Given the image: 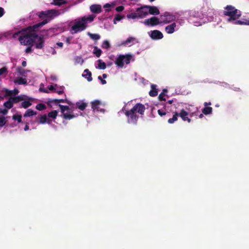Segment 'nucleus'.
<instances>
[{
	"mask_svg": "<svg viewBox=\"0 0 249 249\" xmlns=\"http://www.w3.org/2000/svg\"><path fill=\"white\" fill-rule=\"evenodd\" d=\"M150 37L153 40L161 39L163 37L162 33L157 30L151 31L149 33Z\"/></svg>",
	"mask_w": 249,
	"mask_h": 249,
	"instance_id": "11",
	"label": "nucleus"
},
{
	"mask_svg": "<svg viewBox=\"0 0 249 249\" xmlns=\"http://www.w3.org/2000/svg\"><path fill=\"white\" fill-rule=\"evenodd\" d=\"M72 39V37H68L66 40H65V42H66L67 44H70L71 43V41Z\"/></svg>",
	"mask_w": 249,
	"mask_h": 249,
	"instance_id": "55",
	"label": "nucleus"
},
{
	"mask_svg": "<svg viewBox=\"0 0 249 249\" xmlns=\"http://www.w3.org/2000/svg\"><path fill=\"white\" fill-rule=\"evenodd\" d=\"M56 92L58 94L60 95L63 93V90H57V91H56Z\"/></svg>",
	"mask_w": 249,
	"mask_h": 249,
	"instance_id": "62",
	"label": "nucleus"
},
{
	"mask_svg": "<svg viewBox=\"0 0 249 249\" xmlns=\"http://www.w3.org/2000/svg\"><path fill=\"white\" fill-rule=\"evenodd\" d=\"M5 92V96H11L14 94L13 90H10L7 89H4L3 90Z\"/></svg>",
	"mask_w": 249,
	"mask_h": 249,
	"instance_id": "47",
	"label": "nucleus"
},
{
	"mask_svg": "<svg viewBox=\"0 0 249 249\" xmlns=\"http://www.w3.org/2000/svg\"><path fill=\"white\" fill-rule=\"evenodd\" d=\"M49 20H43L42 21L34 24L33 26H29L26 28L29 32L34 33L39 28H41L43 25L48 23Z\"/></svg>",
	"mask_w": 249,
	"mask_h": 249,
	"instance_id": "8",
	"label": "nucleus"
},
{
	"mask_svg": "<svg viewBox=\"0 0 249 249\" xmlns=\"http://www.w3.org/2000/svg\"><path fill=\"white\" fill-rule=\"evenodd\" d=\"M37 35L35 33H30L26 29L25 32L18 38L20 43L23 45L33 46V43L36 42Z\"/></svg>",
	"mask_w": 249,
	"mask_h": 249,
	"instance_id": "2",
	"label": "nucleus"
},
{
	"mask_svg": "<svg viewBox=\"0 0 249 249\" xmlns=\"http://www.w3.org/2000/svg\"><path fill=\"white\" fill-rule=\"evenodd\" d=\"M57 114H58V111L57 110H53L52 111H51L50 112H49L48 114V116L49 117V118H51L52 119H55L57 116Z\"/></svg>",
	"mask_w": 249,
	"mask_h": 249,
	"instance_id": "33",
	"label": "nucleus"
},
{
	"mask_svg": "<svg viewBox=\"0 0 249 249\" xmlns=\"http://www.w3.org/2000/svg\"><path fill=\"white\" fill-rule=\"evenodd\" d=\"M24 129L25 131H27V130H28L29 129V125L28 124H26L25 126Z\"/></svg>",
	"mask_w": 249,
	"mask_h": 249,
	"instance_id": "61",
	"label": "nucleus"
},
{
	"mask_svg": "<svg viewBox=\"0 0 249 249\" xmlns=\"http://www.w3.org/2000/svg\"><path fill=\"white\" fill-rule=\"evenodd\" d=\"M98 68L101 70H105L106 67V64L103 62L102 60L99 59L98 61Z\"/></svg>",
	"mask_w": 249,
	"mask_h": 249,
	"instance_id": "34",
	"label": "nucleus"
},
{
	"mask_svg": "<svg viewBox=\"0 0 249 249\" xmlns=\"http://www.w3.org/2000/svg\"><path fill=\"white\" fill-rule=\"evenodd\" d=\"M134 109L127 110L124 107L122 109V111L124 112V114L127 117V122L128 124L136 125L139 116L137 114L134 112Z\"/></svg>",
	"mask_w": 249,
	"mask_h": 249,
	"instance_id": "4",
	"label": "nucleus"
},
{
	"mask_svg": "<svg viewBox=\"0 0 249 249\" xmlns=\"http://www.w3.org/2000/svg\"><path fill=\"white\" fill-rule=\"evenodd\" d=\"M12 102L14 103H18L21 101L24 100V98L21 96H18L13 97H10Z\"/></svg>",
	"mask_w": 249,
	"mask_h": 249,
	"instance_id": "27",
	"label": "nucleus"
},
{
	"mask_svg": "<svg viewBox=\"0 0 249 249\" xmlns=\"http://www.w3.org/2000/svg\"><path fill=\"white\" fill-rule=\"evenodd\" d=\"M67 103L69 105H71V102L67 100V99H50L49 100V103H54V104H58V103Z\"/></svg>",
	"mask_w": 249,
	"mask_h": 249,
	"instance_id": "19",
	"label": "nucleus"
},
{
	"mask_svg": "<svg viewBox=\"0 0 249 249\" xmlns=\"http://www.w3.org/2000/svg\"><path fill=\"white\" fill-rule=\"evenodd\" d=\"M146 6L147 10H149L148 13L150 15H158L160 14V11L157 7L149 5H146Z\"/></svg>",
	"mask_w": 249,
	"mask_h": 249,
	"instance_id": "15",
	"label": "nucleus"
},
{
	"mask_svg": "<svg viewBox=\"0 0 249 249\" xmlns=\"http://www.w3.org/2000/svg\"><path fill=\"white\" fill-rule=\"evenodd\" d=\"M32 105V103L29 101H24L21 103V107L27 108Z\"/></svg>",
	"mask_w": 249,
	"mask_h": 249,
	"instance_id": "36",
	"label": "nucleus"
},
{
	"mask_svg": "<svg viewBox=\"0 0 249 249\" xmlns=\"http://www.w3.org/2000/svg\"><path fill=\"white\" fill-rule=\"evenodd\" d=\"M76 105L80 110L83 111L87 107L88 104L82 101H79L76 102Z\"/></svg>",
	"mask_w": 249,
	"mask_h": 249,
	"instance_id": "22",
	"label": "nucleus"
},
{
	"mask_svg": "<svg viewBox=\"0 0 249 249\" xmlns=\"http://www.w3.org/2000/svg\"><path fill=\"white\" fill-rule=\"evenodd\" d=\"M176 27V23L174 22L170 25L165 27V31L168 34H172L175 31V28Z\"/></svg>",
	"mask_w": 249,
	"mask_h": 249,
	"instance_id": "20",
	"label": "nucleus"
},
{
	"mask_svg": "<svg viewBox=\"0 0 249 249\" xmlns=\"http://www.w3.org/2000/svg\"><path fill=\"white\" fill-rule=\"evenodd\" d=\"M126 17L128 18H131V19L139 18L136 12H132L129 14H127Z\"/></svg>",
	"mask_w": 249,
	"mask_h": 249,
	"instance_id": "38",
	"label": "nucleus"
},
{
	"mask_svg": "<svg viewBox=\"0 0 249 249\" xmlns=\"http://www.w3.org/2000/svg\"><path fill=\"white\" fill-rule=\"evenodd\" d=\"M132 58L131 54H127L125 55L120 54L116 58L115 64L120 68H123L124 63L128 64L130 63V60Z\"/></svg>",
	"mask_w": 249,
	"mask_h": 249,
	"instance_id": "6",
	"label": "nucleus"
},
{
	"mask_svg": "<svg viewBox=\"0 0 249 249\" xmlns=\"http://www.w3.org/2000/svg\"><path fill=\"white\" fill-rule=\"evenodd\" d=\"M93 53L95 54L96 57H99L102 53V50L100 49H99L97 46H94L93 47Z\"/></svg>",
	"mask_w": 249,
	"mask_h": 249,
	"instance_id": "31",
	"label": "nucleus"
},
{
	"mask_svg": "<svg viewBox=\"0 0 249 249\" xmlns=\"http://www.w3.org/2000/svg\"><path fill=\"white\" fill-rule=\"evenodd\" d=\"M91 108L93 111L104 112V109H100L99 106L101 105V102L99 100H95L91 102Z\"/></svg>",
	"mask_w": 249,
	"mask_h": 249,
	"instance_id": "14",
	"label": "nucleus"
},
{
	"mask_svg": "<svg viewBox=\"0 0 249 249\" xmlns=\"http://www.w3.org/2000/svg\"><path fill=\"white\" fill-rule=\"evenodd\" d=\"M144 23L145 25L153 26L160 24V21L159 19L157 17H153L150 18L145 19Z\"/></svg>",
	"mask_w": 249,
	"mask_h": 249,
	"instance_id": "12",
	"label": "nucleus"
},
{
	"mask_svg": "<svg viewBox=\"0 0 249 249\" xmlns=\"http://www.w3.org/2000/svg\"><path fill=\"white\" fill-rule=\"evenodd\" d=\"M3 106L8 109H10L13 107V103L12 102L10 98H9L7 101L4 103Z\"/></svg>",
	"mask_w": 249,
	"mask_h": 249,
	"instance_id": "28",
	"label": "nucleus"
},
{
	"mask_svg": "<svg viewBox=\"0 0 249 249\" xmlns=\"http://www.w3.org/2000/svg\"><path fill=\"white\" fill-rule=\"evenodd\" d=\"M90 11L95 14H99L102 12V7L100 5L93 4L90 7Z\"/></svg>",
	"mask_w": 249,
	"mask_h": 249,
	"instance_id": "17",
	"label": "nucleus"
},
{
	"mask_svg": "<svg viewBox=\"0 0 249 249\" xmlns=\"http://www.w3.org/2000/svg\"><path fill=\"white\" fill-rule=\"evenodd\" d=\"M28 46H29V47H27V48L26 49L25 51V53H31V52H32V51H33V50H32V47L33 46H31V45H28Z\"/></svg>",
	"mask_w": 249,
	"mask_h": 249,
	"instance_id": "50",
	"label": "nucleus"
},
{
	"mask_svg": "<svg viewBox=\"0 0 249 249\" xmlns=\"http://www.w3.org/2000/svg\"><path fill=\"white\" fill-rule=\"evenodd\" d=\"M122 18H123V17H122L121 15H120L118 14V15H117L116 16V17H115L114 21H115V20L120 21V20H121ZM114 23H115V21H114Z\"/></svg>",
	"mask_w": 249,
	"mask_h": 249,
	"instance_id": "52",
	"label": "nucleus"
},
{
	"mask_svg": "<svg viewBox=\"0 0 249 249\" xmlns=\"http://www.w3.org/2000/svg\"><path fill=\"white\" fill-rule=\"evenodd\" d=\"M8 113V110L7 109H0V113L3 114L4 115Z\"/></svg>",
	"mask_w": 249,
	"mask_h": 249,
	"instance_id": "54",
	"label": "nucleus"
},
{
	"mask_svg": "<svg viewBox=\"0 0 249 249\" xmlns=\"http://www.w3.org/2000/svg\"><path fill=\"white\" fill-rule=\"evenodd\" d=\"M12 119L14 120L17 121L18 123L22 122V116L20 115H14L12 116Z\"/></svg>",
	"mask_w": 249,
	"mask_h": 249,
	"instance_id": "43",
	"label": "nucleus"
},
{
	"mask_svg": "<svg viewBox=\"0 0 249 249\" xmlns=\"http://www.w3.org/2000/svg\"><path fill=\"white\" fill-rule=\"evenodd\" d=\"M21 64L22 66L24 67L26 66L27 63L25 61H23Z\"/></svg>",
	"mask_w": 249,
	"mask_h": 249,
	"instance_id": "63",
	"label": "nucleus"
},
{
	"mask_svg": "<svg viewBox=\"0 0 249 249\" xmlns=\"http://www.w3.org/2000/svg\"><path fill=\"white\" fill-rule=\"evenodd\" d=\"M84 72L89 73V77H87V80L89 82L91 81L92 80V78L91 77V72L88 69L85 70Z\"/></svg>",
	"mask_w": 249,
	"mask_h": 249,
	"instance_id": "46",
	"label": "nucleus"
},
{
	"mask_svg": "<svg viewBox=\"0 0 249 249\" xmlns=\"http://www.w3.org/2000/svg\"><path fill=\"white\" fill-rule=\"evenodd\" d=\"M225 10L223 14L226 16L229 17L228 21L230 22L231 21L238 19L241 16V12L240 11L236 9L235 7L228 5L224 8Z\"/></svg>",
	"mask_w": 249,
	"mask_h": 249,
	"instance_id": "3",
	"label": "nucleus"
},
{
	"mask_svg": "<svg viewBox=\"0 0 249 249\" xmlns=\"http://www.w3.org/2000/svg\"><path fill=\"white\" fill-rule=\"evenodd\" d=\"M136 38L134 37H129L127 38V39L123 43L124 45H128L129 43L132 42L134 40H135Z\"/></svg>",
	"mask_w": 249,
	"mask_h": 249,
	"instance_id": "42",
	"label": "nucleus"
},
{
	"mask_svg": "<svg viewBox=\"0 0 249 249\" xmlns=\"http://www.w3.org/2000/svg\"><path fill=\"white\" fill-rule=\"evenodd\" d=\"M88 35L90 37L91 39L95 40H99L101 37L98 34H92L89 32L88 33Z\"/></svg>",
	"mask_w": 249,
	"mask_h": 249,
	"instance_id": "30",
	"label": "nucleus"
},
{
	"mask_svg": "<svg viewBox=\"0 0 249 249\" xmlns=\"http://www.w3.org/2000/svg\"><path fill=\"white\" fill-rule=\"evenodd\" d=\"M110 4L109 3H106L105 5H104V8H108L110 7Z\"/></svg>",
	"mask_w": 249,
	"mask_h": 249,
	"instance_id": "64",
	"label": "nucleus"
},
{
	"mask_svg": "<svg viewBox=\"0 0 249 249\" xmlns=\"http://www.w3.org/2000/svg\"><path fill=\"white\" fill-rule=\"evenodd\" d=\"M178 113L177 112H176L175 114L173 116L172 118H170L168 120V123L169 124H173L175 121H176L178 120Z\"/></svg>",
	"mask_w": 249,
	"mask_h": 249,
	"instance_id": "32",
	"label": "nucleus"
},
{
	"mask_svg": "<svg viewBox=\"0 0 249 249\" xmlns=\"http://www.w3.org/2000/svg\"><path fill=\"white\" fill-rule=\"evenodd\" d=\"M4 9L2 7H0V18L4 14Z\"/></svg>",
	"mask_w": 249,
	"mask_h": 249,
	"instance_id": "56",
	"label": "nucleus"
},
{
	"mask_svg": "<svg viewBox=\"0 0 249 249\" xmlns=\"http://www.w3.org/2000/svg\"><path fill=\"white\" fill-rule=\"evenodd\" d=\"M25 30H26V28L15 33L13 35V37L14 38H16L18 37H19V36L20 35H22V34H23V32H25Z\"/></svg>",
	"mask_w": 249,
	"mask_h": 249,
	"instance_id": "37",
	"label": "nucleus"
},
{
	"mask_svg": "<svg viewBox=\"0 0 249 249\" xmlns=\"http://www.w3.org/2000/svg\"><path fill=\"white\" fill-rule=\"evenodd\" d=\"M158 113L160 116L162 117L167 114V112L163 109H160L158 110Z\"/></svg>",
	"mask_w": 249,
	"mask_h": 249,
	"instance_id": "48",
	"label": "nucleus"
},
{
	"mask_svg": "<svg viewBox=\"0 0 249 249\" xmlns=\"http://www.w3.org/2000/svg\"><path fill=\"white\" fill-rule=\"evenodd\" d=\"M101 47L103 49H108L110 47V45L108 41L106 40L103 42Z\"/></svg>",
	"mask_w": 249,
	"mask_h": 249,
	"instance_id": "40",
	"label": "nucleus"
},
{
	"mask_svg": "<svg viewBox=\"0 0 249 249\" xmlns=\"http://www.w3.org/2000/svg\"><path fill=\"white\" fill-rule=\"evenodd\" d=\"M36 108L38 110H43L46 108V106L45 104L42 103L38 104L36 107Z\"/></svg>",
	"mask_w": 249,
	"mask_h": 249,
	"instance_id": "39",
	"label": "nucleus"
},
{
	"mask_svg": "<svg viewBox=\"0 0 249 249\" xmlns=\"http://www.w3.org/2000/svg\"><path fill=\"white\" fill-rule=\"evenodd\" d=\"M95 17V15H90L88 17L84 16L81 18L77 19L71 27L72 30L74 31V33H76L85 30L87 27V23L92 22Z\"/></svg>",
	"mask_w": 249,
	"mask_h": 249,
	"instance_id": "1",
	"label": "nucleus"
},
{
	"mask_svg": "<svg viewBox=\"0 0 249 249\" xmlns=\"http://www.w3.org/2000/svg\"><path fill=\"white\" fill-rule=\"evenodd\" d=\"M18 72L22 76H26V73L30 71L25 70L21 67H18L17 69Z\"/></svg>",
	"mask_w": 249,
	"mask_h": 249,
	"instance_id": "25",
	"label": "nucleus"
},
{
	"mask_svg": "<svg viewBox=\"0 0 249 249\" xmlns=\"http://www.w3.org/2000/svg\"><path fill=\"white\" fill-rule=\"evenodd\" d=\"M59 107L62 113H65L66 110L69 111L70 110V107L67 106L59 105Z\"/></svg>",
	"mask_w": 249,
	"mask_h": 249,
	"instance_id": "41",
	"label": "nucleus"
},
{
	"mask_svg": "<svg viewBox=\"0 0 249 249\" xmlns=\"http://www.w3.org/2000/svg\"><path fill=\"white\" fill-rule=\"evenodd\" d=\"M151 90L149 92V94L151 97H155L158 95V89L157 88V85L154 84H152L151 85Z\"/></svg>",
	"mask_w": 249,
	"mask_h": 249,
	"instance_id": "18",
	"label": "nucleus"
},
{
	"mask_svg": "<svg viewBox=\"0 0 249 249\" xmlns=\"http://www.w3.org/2000/svg\"><path fill=\"white\" fill-rule=\"evenodd\" d=\"M66 3H67V1L65 0H53V4L55 5L60 6Z\"/></svg>",
	"mask_w": 249,
	"mask_h": 249,
	"instance_id": "35",
	"label": "nucleus"
},
{
	"mask_svg": "<svg viewBox=\"0 0 249 249\" xmlns=\"http://www.w3.org/2000/svg\"><path fill=\"white\" fill-rule=\"evenodd\" d=\"M58 10L54 9L48 10L45 11H41L38 12L36 15L40 18H45L44 20H49L48 22L50 21L54 17L59 15Z\"/></svg>",
	"mask_w": 249,
	"mask_h": 249,
	"instance_id": "5",
	"label": "nucleus"
},
{
	"mask_svg": "<svg viewBox=\"0 0 249 249\" xmlns=\"http://www.w3.org/2000/svg\"><path fill=\"white\" fill-rule=\"evenodd\" d=\"M7 71V69L6 67H2L0 69V75L3 74L4 72Z\"/></svg>",
	"mask_w": 249,
	"mask_h": 249,
	"instance_id": "51",
	"label": "nucleus"
},
{
	"mask_svg": "<svg viewBox=\"0 0 249 249\" xmlns=\"http://www.w3.org/2000/svg\"><path fill=\"white\" fill-rule=\"evenodd\" d=\"M165 95H164L163 94V93H162L161 92L159 95V97H158V98L159 99L160 101H166V99L165 98L164 96H165Z\"/></svg>",
	"mask_w": 249,
	"mask_h": 249,
	"instance_id": "49",
	"label": "nucleus"
},
{
	"mask_svg": "<svg viewBox=\"0 0 249 249\" xmlns=\"http://www.w3.org/2000/svg\"><path fill=\"white\" fill-rule=\"evenodd\" d=\"M211 102H205L204 103V106H205V107H209V106H211Z\"/></svg>",
	"mask_w": 249,
	"mask_h": 249,
	"instance_id": "58",
	"label": "nucleus"
},
{
	"mask_svg": "<svg viewBox=\"0 0 249 249\" xmlns=\"http://www.w3.org/2000/svg\"><path fill=\"white\" fill-rule=\"evenodd\" d=\"M39 90L40 91L43 92L44 93H48L49 92V91L47 89H46L42 88H39Z\"/></svg>",
	"mask_w": 249,
	"mask_h": 249,
	"instance_id": "57",
	"label": "nucleus"
},
{
	"mask_svg": "<svg viewBox=\"0 0 249 249\" xmlns=\"http://www.w3.org/2000/svg\"><path fill=\"white\" fill-rule=\"evenodd\" d=\"M136 12L137 13L139 18H145L148 14L146 5H144L143 6H142L141 7L138 8L136 9Z\"/></svg>",
	"mask_w": 249,
	"mask_h": 249,
	"instance_id": "10",
	"label": "nucleus"
},
{
	"mask_svg": "<svg viewBox=\"0 0 249 249\" xmlns=\"http://www.w3.org/2000/svg\"><path fill=\"white\" fill-rule=\"evenodd\" d=\"M234 24H240V25H243V24L249 25V20H247V21H246V22L244 21L240 20H235V21L234 22Z\"/></svg>",
	"mask_w": 249,
	"mask_h": 249,
	"instance_id": "44",
	"label": "nucleus"
},
{
	"mask_svg": "<svg viewBox=\"0 0 249 249\" xmlns=\"http://www.w3.org/2000/svg\"><path fill=\"white\" fill-rule=\"evenodd\" d=\"M57 45L59 47L62 48L63 46V43L62 42H58L56 43Z\"/></svg>",
	"mask_w": 249,
	"mask_h": 249,
	"instance_id": "60",
	"label": "nucleus"
},
{
	"mask_svg": "<svg viewBox=\"0 0 249 249\" xmlns=\"http://www.w3.org/2000/svg\"><path fill=\"white\" fill-rule=\"evenodd\" d=\"M48 89L50 90H53L55 89L54 86L53 85H51L48 87Z\"/></svg>",
	"mask_w": 249,
	"mask_h": 249,
	"instance_id": "59",
	"label": "nucleus"
},
{
	"mask_svg": "<svg viewBox=\"0 0 249 249\" xmlns=\"http://www.w3.org/2000/svg\"><path fill=\"white\" fill-rule=\"evenodd\" d=\"M51 120L48 119L46 114L41 116L39 118V123L41 124H44L46 123L50 124Z\"/></svg>",
	"mask_w": 249,
	"mask_h": 249,
	"instance_id": "23",
	"label": "nucleus"
},
{
	"mask_svg": "<svg viewBox=\"0 0 249 249\" xmlns=\"http://www.w3.org/2000/svg\"><path fill=\"white\" fill-rule=\"evenodd\" d=\"M36 39H37V41L35 44L36 48L37 49H43L44 46L45 42V40L43 37V36H38L37 35V38H36Z\"/></svg>",
	"mask_w": 249,
	"mask_h": 249,
	"instance_id": "13",
	"label": "nucleus"
},
{
	"mask_svg": "<svg viewBox=\"0 0 249 249\" xmlns=\"http://www.w3.org/2000/svg\"><path fill=\"white\" fill-rule=\"evenodd\" d=\"M62 115L61 116L64 119L66 120H71L75 117V116L73 114H71V112L62 113Z\"/></svg>",
	"mask_w": 249,
	"mask_h": 249,
	"instance_id": "21",
	"label": "nucleus"
},
{
	"mask_svg": "<svg viewBox=\"0 0 249 249\" xmlns=\"http://www.w3.org/2000/svg\"><path fill=\"white\" fill-rule=\"evenodd\" d=\"M176 17L173 14L165 12L163 15L160 16V23H168L175 20Z\"/></svg>",
	"mask_w": 249,
	"mask_h": 249,
	"instance_id": "7",
	"label": "nucleus"
},
{
	"mask_svg": "<svg viewBox=\"0 0 249 249\" xmlns=\"http://www.w3.org/2000/svg\"><path fill=\"white\" fill-rule=\"evenodd\" d=\"M124 7L123 6H119L116 8V10L119 12L123 11L124 10Z\"/></svg>",
	"mask_w": 249,
	"mask_h": 249,
	"instance_id": "53",
	"label": "nucleus"
},
{
	"mask_svg": "<svg viewBox=\"0 0 249 249\" xmlns=\"http://www.w3.org/2000/svg\"><path fill=\"white\" fill-rule=\"evenodd\" d=\"M134 112L136 114L139 113L141 115H143L145 107L144 105L141 103H137L130 110H134Z\"/></svg>",
	"mask_w": 249,
	"mask_h": 249,
	"instance_id": "9",
	"label": "nucleus"
},
{
	"mask_svg": "<svg viewBox=\"0 0 249 249\" xmlns=\"http://www.w3.org/2000/svg\"><path fill=\"white\" fill-rule=\"evenodd\" d=\"M14 83L18 85H26L27 84V80L22 77H19L15 79Z\"/></svg>",
	"mask_w": 249,
	"mask_h": 249,
	"instance_id": "24",
	"label": "nucleus"
},
{
	"mask_svg": "<svg viewBox=\"0 0 249 249\" xmlns=\"http://www.w3.org/2000/svg\"><path fill=\"white\" fill-rule=\"evenodd\" d=\"M37 114L36 112L31 109H28L24 114V117H30L32 116L35 115Z\"/></svg>",
	"mask_w": 249,
	"mask_h": 249,
	"instance_id": "26",
	"label": "nucleus"
},
{
	"mask_svg": "<svg viewBox=\"0 0 249 249\" xmlns=\"http://www.w3.org/2000/svg\"><path fill=\"white\" fill-rule=\"evenodd\" d=\"M213 108L212 107H204L202 110V113L205 115H208L212 113Z\"/></svg>",
	"mask_w": 249,
	"mask_h": 249,
	"instance_id": "29",
	"label": "nucleus"
},
{
	"mask_svg": "<svg viewBox=\"0 0 249 249\" xmlns=\"http://www.w3.org/2000/svg\"><path fill=\"white\" fill-rule=\"evenodd\" d=\"M188 115V112L183 109L181 110L180 112L178 114V116H179L184 121H187L188 123H190L191 120V119L187 117Z\"/></svg>",
	"mask_w": 249,
	"mask_h": 249,
	"instance_id": "16",
	"label": "nucleus"
},
{
	"mask_svg": "<svg viewBox=\"0 0 249 249\" xmlns=\"http://www.w3.org/2000/svg\"><path fill=\"white\" fill-rule=\"evenodd\" d=\"M6 123V120L4 116L0 117V126H3Z\"/></svg>",
	"mask_w": 249,
	"mask_h": 249,
	"instance_id": "45",
	"label": "nucleus"
}]
</instances>
